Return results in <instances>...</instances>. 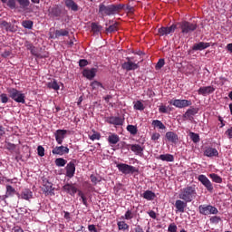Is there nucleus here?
I'll return each mask as SVG.
<instances>
[{
    "label": "nucleus",
    "mask_w": 232,
    "mask_h": 232,
    "mask_svg": "<svg viewBox=\"0 0 232 232\" xmlns=\"http://www.w3.org/2000/svg\"><path fill=\"white\" fill-rule=\"evenodd\" d=\"M179 198L184 202H193L197 198V186L188 185L181 188L179 193Z\"/></svg>",
    "instance_id": "1"
},
{
    "label": "nucleus",
    "mask_w": 232,
    "mask_h": 232,
    "mask_svg": "<svg viewBox=\"0 0 232 232\" xmlns=\"http://www.w3.org/2000/svg\"><path fill=\"white\" fill-rule=\"evenodd\" d=\"M119 10H122V5H105L104 4H101L99 6V14L102 17H104V15H115V14H118Z\"/></svg>",
    "instance_id": "2"
},
{
    "label": "nucleus",
    "mask_w": 232,
    "mask_h": 232,
    "mask_svg": "<svg viewBox=\"0 0 232 232\" xmlns=\"http://www.w3.org/2000/svg\"><path fill=\"white\" fill-rule=\"evenodd\" d=\"M7 93L9 97L14 101V102H19L21 104H24V102H26V95L15 88H7Z\"/></svg>",
    "instance_id": "3"
},
{
    "label": "nucleus",
    "mask_w": 232,
    "mask_h": 232,
    "mask_svg": "<svg viewBox=\"0 0 232 232\" xmlns=\"http://www.w3.org/2000/svg\"><path fill=\"white\" fill-rule=\"evenodd\" d=\"M179 28L181 30V34L186 35L187 34H191V32H195L197 30V24L189 23L188 21L180 22Z\"/></svg>",
    "instance_id": "4"
},
{
    "label": "nucleus",
    "mask_w": 232,
    "mask_h": 232,
    "mask_svg": "<svg viewBox=\"0 0 232 232\" xmlns=\"http://www.w3.org/2000/svg\"><path fill=\"white\" fill-rule=\"evenodd\" d=\"M198 209L200 215H218V208L211 205H200Z\"/></svg>",
    "instance_id": "5"
},
{
    "label": "nucleus",
    "mask_w": 232,
    "mask_h": 232,
    "mask_svg": "<svg viewBox=\"0 0 232 232\" xmlns=\"http://www.w3.org/2000/svg\"><path fill=\"white\" fill-rule=\"evenodd\" d=\"M119 171L123 173L124 175H130V173H138L139 169L133 166L128 165L126 163H120L117 165Z\"/></svg>",
    "instance_id": "6"
},
{
    "label": "nucleus",
    "mask_w": 232,
    "mask_h": 232,
    "mask_svg": "<svg viewBox=\"0 0 232 232\" xmlns=\"http://www.w3.org/2000/svg\"><path fill=\"white\" fill-rule=\"evenodd\" d=\"M177 30V24H172L169 27L162 26L158 29V35L160 37H164V35H171V34H174Z\"/></svg>",
    "instance_id": "7"
},
{
    "label": "nucleus",
    "mask_w": 232,
    "mask_h": 232,
    "mask_svg": "<svg viewBox=\"0 0 232 232\" xmlns=\"http://www.w3.org/2000/svg\"><path fill=\"white\" fill-rule=\"evenodd\" d=\"M169 104H171L172 106H175V108H188V106H191V101L189 100H179V99H175V100H170L169 102Z\"/></svg>",
    "instance_id": "8"
},
{
    "label": "nucleus",
    "mask_w": 232,
    "mask_h": 232,
    "mask_svg": "<svg viewBox=\"0 0 232 232\" xmlns=\"http://www.w3.org/2000/svg\"><path fill=\"white\" fill-rule=\"evenodd\" d=\"M121 68L127 72H131L133 70H139L140 65L139 63H136L131 61V58H127V62L122 63Z\"/></svg>",
    "instance_id": "9"
},
{
    "label": "nucleus",
    "mask_w": 232,
    "mask_h": 232,
    "mask_svg": "<svg viewBox=\"0 0 232 232\" xmlns=\"http://www.w3.org/2000/svg\"><path fill=\"white\" fill-rule=\"evenodd\" d=\"M198 180L201 182V184H203V186L208 189V191H213V184L211 183L209 179L206 177V175H199L198 177Z\"/></svg>",
    "instance_id": "10"
},
{
    "label": "nucleus",
    "mask_w": 232,
    "mask_h": 232,
    "mask_svg": "<svg viewBox=\"0 0 232 232\" xmlns=\"http://www.w3.org/2000/svg\"><path fill=\"white\" fill-rule=\"evenodd\" d=\"M53 155H66L68 153H70V149H68V147H64V146H56L54 149H53L52 150Z\"/></svg>",
    "instance_id": "11"
},
{
    "label": "nucleus",
    "mask_w": 232,
    "mask_h": 232,
    "mask_svg": "<svg viewBox=\"0 0 232 232\" xmlns=\"http://www.w3.org/2000/svg\"><path fill=\"white\" fill-rule=\"evenodd\" d=\"M66 133H68V131L66 130H57L54 132L55 140L58 144H63V141L64 140V138L66 137Z\"/></svg>",
    "instance_id": "12"
},
{
    "label": "nucleus",
    "mask_w": 232,
    "mask_h": 232,
    "mask_svg": "<svg viewBox=\"0 0 232 232\" xmlns=\"http://www.w3.org/2000/svg\"><path fill=\"white\" fill-rule=\"evenodd\" d=\"M215 92V87L213 86H205V87H200L198 90V95H203L206 97V95H209Z\"/></svg>",
    "instance_id": "13"
},
{
    "label": "nucleus",
    "mask_w": 232,
    "mask_h": 232,
    "mask_svg": "<svg viewBox=\"0 0 232 232\" xmlns=\"http://www.w3.org/2000/svg\"><path fill=\"white\" fill-rule=\"evenodd\" d=\"M66 177L69 179H72L73 175H75V163L73 161L69 162L66 167Z\"/></svg>",
    "instance_id": "14"
},
{
    "label": "nucleus",
    "mask_w": 232,
    "mask_h": 232,
    "mask_svg": "<svg viewBox=\"0 0 232 232\" xmlns=\"http://www.w3.org/2000/svg\"><path fill=\"white\" fill-rule=\"evenodd\" d=\"M82 75L83 77H86V79H89V81H92V79L97 75V68L84 69Z\"/></svg>",
    "instance_id": "15"
},
{
    "label": "nucleus",
    "mask_w": 232,
    "mask_h": 232,
    "mask_svg": "<svg viewBox=\"0 0 232 232\" xmlns=\"http://www.w3.org/2000/svg\"><path fill=\"white\" fill-rule=\"evenodd\" d=\"M187 207H188V202L184 201L183 199L176 200L175 208L177 211H179V213H184Z\"/></svg>",
    "instance_id": "16"
},
{
    "label": "nucleus",
    "mask_w": 232,
    "mask_h": 232,
    "mask_svg": "<svg viewBox=\"0 0 232 232\" xmlns=\"http://www.w3.org/2000/svg\"><path fill=\"white\" fill-rule=\"evenodd\" d=\"M197 113H198V109L197 108H190L188 109L185 114L183 115L184 119H187L188 121H191V119H193V117H195V115H197Z\"/></svg>",
    "instance_id": "17"
},
{
    "label": "nucleus",
    "mask_w": 232,
    "mask_h": 232,
    "mask_svg": "<svg viewBox=\"0 0 232 232\" xmlns=\"http://www.w3.org/2000/svg\"><path fill=\"white\" fill-rule=\"evenodd\" d=\"M1 28H5L6 32H15L17 30V25H14L6 21H3L1 24Z\"/></svg>",
    "instance_id": "18"
},
{
    "label": "nucleus",
    "mask_w": 232,
    "mask_h": 232,
    "mask_svg": "<svg viewBox=\"0 0 232 232\" xmlns=\"http://www.w3.org/2000/svg\"><path fill=\"white\" fill-rule=\"evenodd\" d=\"M109 124H113L114 126H122V124H124V118L111 117L109 119Z\"/></svg>",
    "instance_id": "19"
},
{
    "label": "nucleus",
    "mask_w": 232,
    "mask_h": 232,
    "mask_svg": "<svg viewBox=\"0 0 232 232\" xmlns=\"http://www.w3.org/2000/svg\"><path fill=\"white\" fill-rule=\"evenodd\" d=\"M209 46H211L209 43L199 42L193 45L192 50L202 51V50H206V48H209Z\"/></svg>",
    "instance_id": "20"
},
{
    "label": "nucleus",
    "mask_w": 232,
    "mask_h": 232,
    "mask_svg": "<svg viewBox=\"0 0 232 232\" xmlns=\"http://www.w3.org/2000/svg\"><path fill=\"white\" fill-rule=\"evenodd\" d=\"M20 197L24 200H30V198L34 197V193L32 190H30V188H24L22 190Z\"/></svg>",
    "instance_id": "21"
},
{
    "label": "nucleus",
    "mask_w": 232,
    "mask_h": 232,
    "mask_svg": "<svg viewBox=\"0 0 232 232\" xmlns=\"http://www.w3.org/2000/svg\"><path fill=\"white\" fill-rule=\"evenodd\" d=\"M166 139L169 142H173L174 144H177V142H179V136L173 131L167 132L166 133Z\"/></svg>",
    "instance_id": "22"
},
{
    "label": "nucleus",
    "mask_w": 232,
    "mask_h": 232,
    "mask_svg": "<svg viewBox=\"0 0 232 232\" xmlns=\"http://www.w3.org/2000/svg\"><path fill=\"white\" fill-rule=\"evenodd\" d=\"M131 151H133V153H135V155H142V152L144 151V148H142V146L139 145V144H131L129 145Z\"/></svg>",
    "instance_id": "23"
},
{
    "label": "nucleus",
    "mask_w": 232,
    "mask_h": 232,
    "mask_svg": "<svg viewBox=\"0 0 232 232\" xmlns=\"http://www.w3.org/2000/svg\"><path fill=\"white\" fill-rule=\"evenodd\" d=\"M65 6L72 12H77L79 10V5H77L73 0H64Z\"/></svg>",
    "instance_id": "24"
},
{
    "label": "nucleus",
    "mask_w": 232,
    "mask_h": 232,
    "mask_svg": "<svg viewBox=\"0 0 232 232\" xmlns=\"http://www.w3.org/2000/svg\"><path fill=\"white\" fill-rule=\"evenodd\" d=\"M157 159L163 160V162H173L175 160V158L171 154H161Z\"/></svg>",
    "instance_id": "25"
},
{
    "label": "nucleus",
    "mask_w": 232,
    "mask_h": 232,
    "mask_svg": "<svg viewBox=\"0 0 232 232\" xmlns=\"http://www.w3.org/2000/svg\"><path fill=\"white\" fill-rule=\"evenodd\" d=\"M204 155L206 157H218V150L217 149L208 148L205 150Z\"/></svg>",
    "instance_id": "26"
},
{
    "label": "nucleus",
    "mask_w": 232,
    "mask_h": 232,
    "mask_svg": "<svg viewBox=\"0 0 232 232\" xmlns=\"http://www.w3.org/2000/svg\"><path fill=\"white\" fill-rule=\"evenodd\" d=\"M63 190L66 191V193H69V195H75L77 193V188L73 185L66 184L63 186Z\"/></svg>",
    "instance_id": "27"
},
{
    "label": "nucleus",
    "mask_w": 232,
    "mask_h": 232,
    "mask_svg": "<svg viewBox=\"0 0 232 232\" xmlns=\"http://www.w3.org/2000/svg\"><path fill=\"white\" fill-rule=\"evenodd\" d=\"M119 140H121V138H119V135L112 133L111 135H109L108 137V142L111 145H115L119 142Z\"/></svg>",
    "instance_id": "28"
},
{
    "label": "nucleus",
    "mask_w": 232,
    "mask_h": 232,
    "mask_svg": "<svg viewBox=\"0 0 232 232\" xmlns=\"http://www.w3.org/2000/svg\"><path fill=\"white\" fill-rule=\"evenodd\" d=\"M49 14H51V15H53L54 17H59V15H61V8H59V5L50 7Z\"/></svg>",
    "instance_id": "29"
},
{
    "label": "nucleus",
    "mask_w": 232,
    "mask_h": 232,
    "mask_svg": "<svg viewBox=\"0 0 232 232\" xmlns=\"http://www.w3.org/2000/svg\"><path fill=\"white\" fill-rule=\"evenodd\" d=\"M4 5H6L11 10H14L16 8V0H0Z\"/></svg>",
    "instance_id": "30"
},
{
    "label": "nucleus",
    "mask_w": 232,
    "mask_h": 232,
    "mask_svg": "<svg viewBox=\"0 0 232 232\" xmlns=\"http://www.w3.org/2000/svg\"><path fill=\"white\" fill-rule=\"evenodd\" d=\"M143 198H145L146 200H154L155 197H157L155 195V193L151 190H147L142 194Z\"/></svg>",
    "instance_id": "31"
},
{
    "label": "nucleus",
    "mask_w": 232,
    "mask_h": 232,
    "mask_svg": "<svg viewBox=\"0 0 232 232\" xmlns=\"http://www.w3.org/2000/svg\"><path fill=\"white\" fill-rule=\"evenodd\" d=\"M14 194H15V188H14L10 185H7L6 186V193L4 196V198H8V197H14Z\"/></svg>",
    "instance_id": "32"
},
{
    "label": "nucleus",
    "mask_w": 232,
    "mask_h": 232,
    "mask_svg": "<svg viewBox=\"0 0 232 232\" xmlns=\"http://www.w3.org/2000/svg\"><path fill=\"white\" fill-rule=\"evenodd\" d=\"M47 87L50 89V90H54L55 92L59 91V89L61 88L59 86V83H57V81L53 80L50 82L47 83Z\"/></svg>",
    "instance_id": "33"
},
{
    "label": "nucleus",
    "mask_w": 232,
    "mask_h": 232,
    "mask_svg": "<svg viewBox=\"0 0 232 232\" xmlns=\"http://www.w3.org/2000/svg\"><path fill=\"white\" fill-rule=\"evenodd\" d=\"M152 126L154 128H158V130H164L166 128V125H164V123L159 120L152 121Z\"/></svg>",
    "instance_id": "34"
},
{
    "label": "nucleus",
    "mask_w": 232,
    "mask_h": 232,
    "mask_svg": "<svg viewBox=\"0 0 232 232\" xmlns=\"http://www.w3.org/2000/svg\"><path fill=\"white\" fill-rule=\"evenodd\" d=\"M68 36V31L65 29H61V30H56L55 31V37L59 38V37H66Z\"/></svg>",
    "instance_id": "35"
},
{
    "label": "nucleus",
    "mask_w": 232,
    "mask_h": 232,
    "mask_svg": "<svg viewBox=\"0 0 232 232\" xmlns=\"http://www.w3.org/2000/svg\"><path fill=\"white\" fill-rule=\"evenodd\" d=\"M210 179L213 180V182H216L217 184H222V178L215 173H212L209 175Z\"/></svg>",
    "instance_id": "36"
},
{
    "label": "nucleus",
    "mask_w": 232,
    "mask_h": 232,
    "mask_svg": "<svg viewBox=\"0 0 232 232\" xmlns=\"http://www.w3.org/2000/svg\"><path fill=\"white\" fill-rule=\"evenodd\" d=\"M66 160L63 158H58L55 160V165L58 166V168H64L66 166Z\"/></svg>",
    "instance_id": "37"
},
{
    "label": "nucleus",
    "mask_w": 232,
    "mask_h": 232,
    "mask_svg": "<svg viewBox=\"0 0 232 232\" xmlns=\"http://www.w3.org/2000/svg\"><path fill=\"white\" fill-rule=\"evenodd\" d=\"M209 220H210V224L217 226V225L220 224V222H222V218L214 216V217H211Z\"/></svg>",
    "instance_id": "38"
},
{
    "label": "nucleus",
    "mask_w": 232,
    "mask_h": 232,
    "mask_svg": "<svg viewBox=\"0 0 232 232\" xmlns=\"http://www.w3.org/2000/svg\"><path fill=\"white\" fill-rule=\"evenodd\" d=\"M22 26H24V28H27L28 30H32V28L34 27V22L30 20H25L22 23Z\"/></svg>",
    "instance_id": "39"
},
{
    "label": "nucleus",
    "mask_w": 232,
    "mask_h": 232,
    "mask_svg": "<svg viewBox=\"0 0 232 232\" xmlns=\"http://www.w3.org/2000/svg\"><path fill=\"white\" fill-rule=\"evenodd\" d=\"M189 137L193 142H195V143L200 142V136H198V134H197L195 132H190Z\"/></svg>",
    "instance_id": "40"
},
{
    "label": "nucleus",
    "mask_w": 232,
    "mask_h": 232,
    "mask_svg": "<svg viewBox=\"0 0 232 232\" xmlns=\"http://www.w3.org/2000/svg\"><path fill=\"white\" fill-rule=\"evenodd\" d=\"M91 87L92 90H99L100 88H104L102 83L99 82L98 81H94L91 83Z\"/></svg>",
    "instance_id": "41"
},
{
    "label": "nucleus",
    "mask_w": 232,
    "mask_h": 232,
    "mask_svg": "<svg viewBox=\"0 0 232 232\" xmlns=\"http://www.w3.org/2000/svg\"><path fill=\"white\" fill-rule=\"evenodd\" d=\"M127 131H130V135H137V127L135 125H128Z\"/></svg>",
    "instance_id": "42"
},
{
    "label": "nucleus",
    "mask_w": 232,
    "mask_h": 232,
    "mask_svg": "<svg viewBox=\"0 0 232 232\" xmlns=\"http://www.w3.org/2000/svg\"><path fill=\"white\" fill-rule=\"evenodd\" d=\"M118 227L120 230L126 231V229L130 228V226H128V224H126L124 221H120L118 222Z\"/></svg>",
    "instance_id": "43"
},
{
    "label": "nucleus",
    "mask_w": 232,
    "mask_h": 232,
    "mask_svg": "<svg viewBox=\"0 0 232 232\" xmlns=\"http://www.w3.org/2000/svg\"><path fill=\"white\" fill-rule=\"evenodd\" d=\"M134 110H139L142 111L144 110V104L140 101H137L134 102Z\"/></svg>",
    "instance_id": "44"
},
{
    "label": "nucleus",
    "mask_w": 232,
    "mask_h": 232,
    "mask_svg": "<svg viewBox=\"0 0 232 232\" xmlns=\"http://www.w3.org/2000/svg\"><path fill=\"white\" fill-rule=\"evenodd\" d=\"M121 218H124L125 220H131V218H133V212H131V210H127L124 217H121Z\"/></svg>",
    "instance_id": "45"
},
{
    "label": "nucleus",
    "mask_w": 232,
    "mask_h": 232,
    "mask_svg": "<svg viewBox=\"0 0 232 232\" xmlns=\"http://www.w3.org/2000/svg\"><path fill=\"white\" fill-rule=\"evenodd\" d=\"M21 8H26L30 5V0H16Z\"/></svg>",
    "instance_id": "46"
},
{
    "label": "nucleus",
    "mask_w": 232,
    "mask_h": 232,
    "mask_svg": "<svg viewBox=\"0 0 232 232\" xmlns=\"http://www.w3.org/2000/svg\"><path fill=\"white\" fill-rule=\"evenodd\" d=\"M92 31L94 34H99V32H101V26H99L97 24H92Z\"/></svg>",
    "instance_id": "47"
},
{
    "label": "nucleus",
    "mask_w": 232,
    "mask_h": 232,
    "mask_svg": "<svg viewBox=\"0 0 232 232\" xmlns=\"http://www.w3.org/2000/svg\"><path fill=\"white\" fill-rule=\"evenodd\" d=\"M91 140H99L101 139V134L99 132H94L89 136Z\"/></svg>",
    "instance_id": "48"
},
{
    "label": "nucleus",
    "mask_w": 232,
    "mask_h": 232,
    "mask_svg": "<svg viewBox=\"0 0 232 232\" xmlns=\"http://www.w3.org/2000/svg\"><path fill=\"white\" fill-rule=\"evenodd\" d=\"M165 64L164 59H160L156 64V70H160Z\"/></svg>",
    "instance_id": "49"
},
{
    "label": "nucleus",
    "mask_w": 232,
    "mask_h": 232,
    "mask_svg": "<svg viewBox=\"0 0 232 232\" xmlns=\"http://www.w3.org/2000/svg\"><path fill=\"white\" fill-rule=\"evenodd\" d=\"M118 28H117V24H114L112 25H110L108 28H107V32H110L111 34L112 32H117Z\"/></svg>",
    "instance_id": "50"
},
{
    "label": "nucleus",
    "mask_w": 232,
    "mask_h": 232,
    "mask_svg": "<svg viewBox=\"0 0 232 232\" xmlns=\"http://www.w3.org/2000/svg\"><path fill=\"white\" fill-rule=\"evenodd\" d=\"M0 99H1V102H3V104H6V102H8V95L2 93L0 95Z\"/></svg>",
    "instance_id": "51"
},
{
    "label": "nucleus",
    "mask_w": 232,
    "mask_h": 232,
    "mask_svg": "<svg viewBox=\"0 0 232 232\" xmlns=\"http://www.w3.org/2000/svg\"><path fill=\"white\" fill-rule=\"evenodd\" d=\"M37 151L39 157H44V148L43 146H38Z\"/></svg>",
    "instance_id": "52"
},
{
    "label": "nucleus",
    "mask_w": 232,
    "mask_h": 232,
    "mask_svg": "<svg viewBox=\"0 0 232 232\" xmlns=\"http://www.w3.org/2000/svg\"><path fill=\"white\" fill-rule=\"evenodd\" d=\"M169 232H177V225L174 223L170 224L168 228Z\"/></svg>",
    "instance_id": "53"
},
{
    "label": "nucleus",
    "mask_w": 232,
    "mask_h": 232,
    "mask_svg": "<svg viewBox=\"0 0 232 232\" xmlns=\"http://www.w3.org/2000/svg\"><path fill=\"white\" fill-rule=\"evenodd\" d=\"M160 139V133L159 132H154L152 135H151V140H159Z\"/></svg>",
    "instance_id": "54"
},
{
    "label": "nucleus",
    "mask_w": 232,
    "mask_h": 232,
    "mask_svg": "<svg viewBox=\"0 0 232 232\" xmlns=\"http://www.w3.org/2000/svg\"><path fill=\"white\" fill-rule=\"evenodd\" d=\"M79 66H80L81 68H84V66H88V61H87V60H84V59L80 60V61H79Z\"/></svg>",
    "instance_id": "55"
},
{
    "label": "nucleus",
    "mask_w": 232,
    "mask_h": 232,
    "mask_svg": "<svg viewBox=\"0 0 232 232\" xmlns=\"http://www.w3.org/2000/svg\"><path fill=\"white\" fill-rule=\"evenodd\" d=\"M10 55H12V51H4L1 53V56L4 57L5 59H6V57H10Z\"/></svg>",
    "instance_id": "56"
},
{
    "label": "nucleus",
    "mask_w": 232,
    "mask_h": 232,
    "mask_svg": "<svg viewBox=\"0 0 232 232\" xmlns=\"http://www.w3.org/2000/svg\"><path fill=\"white\" fill-rule=\"evenodd\" d=\"M159 111L160 113H167L168 112V107H166L165 105H161V106H160Z\"/></svg>",
    "instance_id": "57"
},
{
    "label": "nucleus",
    "mask_w": 232,
    "mask_h": 232,
    "mask_svg": "<svg viewBox=\"0 0 232 232\" xmlns=\"http://www.w3.org/2000/svg\"><path fill=\"white\" fill-rule=\"evenodd\" d=\"M91 182H92V184L97 185V182H99V179H97V177H95V175H91Z\"/></svg>",
    "instance_id": "58"
},
{
    "label": "nucleus",
    "mask_w": 232,
    "mask_h": 232,
    "mask_svg": "<svg viewBox=\"0 0 232 232\" xmlns=\"http://www.w3.org/2000/svg\"><path fill=\"white\" fill-rule=\"evenodd\" d=\"M28 50L31 51V53H33V55H36L37 57H39V54H37V53H35V47L30 45V46L28 47Z\"/></svg>",
    "instance_id": "59"
},
{
    "label": "nucleus",
    "mask_w": 232,
    "mask_h": 232,
    "mask_svg": "<svg viewBox=\"0 0 232 232\" xmlns=\"http://www.w3.org/2000/svg\"><path fill=\"white\" fill-rule=\"evenodd\" d=\"M225 133L228 137V139H232V127L227 130Z\"/></svg>",
    "instance_id": "60"
},
{
    "label": "nucleus",
    "mask_w": 232,
    "mask_h": 232,
    "mask_svg": "<svg viewBox=\"0 0 232 232\" xmlns=\"http://www.w3.org/2000/svg\"><path fill=\"white\" fill-rule=\"evenodd\" d=\"M88 229L91 232H97V227H95V225H89Z\"/></svg>",
    "instance_id": "61"
},
{
    "label": "nucleus",
    "mask_w": 232,
    "mask_h": 232,
    "mask_svg": "<svg viewBox=\"0 0 232 232\" xmlns=\"http://www.w3.org/2000/svg\"><path fill=\"white\" fill-rule=\"evenodd\" d=\"M149 216L150 217V218H157V213H155V211L153 210L149 212Z\"/></svg>",
    "instance_id": "62"
},
{
    "label": "nucleus",
    "mask_w": 232,
    "mask_h": 232,
    "mask_svg": "<svg viewBox=\"0 0 232 232\" xmlns=\"http://www.w3.org/2000/svg\"><path fill=\"white\" fill-rule=\"evenodd\" d=\"M135 232H144V230L142 229V227H140V226H138V227L135 228Z\"/></svg>",
    "instance_id": "63"
},
{
    "label": "nucleus",
    "mask_w": 232,
    "mask_h": 232,
    "mask_svg": "<svg viewBox=\"0 0 232 232\" xmlns=\"http://www.w3.org/2000/svg\"><path fill=\"white\" fill-rule=\"evenodd\" d=\"M227 48L228 52H231V53H232V44H228L227 45Z\"/></svg>",
    "instance_id": "64"
}]
</instances>
